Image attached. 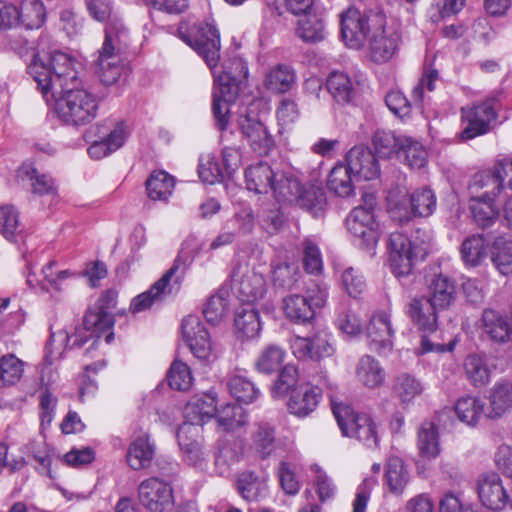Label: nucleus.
<instances>
[{"label":"nucleus","mask_w":512,"mask_h":512,"mask_svg":"<svg viewBox=\"0 0 512 512\" xmlns=\"http://www.w3.org/2000/svg\"><path fill=\"white\" fill-rule=\"evenodd\" d=\"M28 73L46 102L55 100V112L66 124L80 126L96 117L98 102L88 90L78 88L73 59L61 51L34 55Z\"/></svg>","instance_id":"1"},{"label":"nucleus","mask_w":512,"mask_h":512,"mask_svg":"<svg viewBox=\"0 0 512 512\" xmlns=\"http://www.w3.org/2000/svg\"><path fill=\"white\" fill-rule=\"evenodd\" d=\"M130 43V31L117 15L109 19L105 38L95 60L96 73L105 85H112L122 74V54Z\"/></svg>","instance_id":"2"},{"label":"nucleus","mask_w":512,"mask_h":512,"mask_svg":"<svg viewBox=\"0 0 512 512\" xmlns=\"http://www.w3.org/2000/svg\"><path fill=\"white\" fill-rule=\"evenodd\" d=\"M214 76L212 111L217 127L225 130L229 123V105L237 98L240 83L248 76V66L241 58L225 63L223 70L211 69Z\"/></svg>","instance_id":"3"},{"label":"nucleus","mask_w":512,"mask_h":512,"mask_svg":"<svg viewBox=\"0 0 512 512\" xmlns=\"http://www.w3.org/2000/svg\"><path fill=\"white\" fill-rule=\"evenodd\" d=\"M363 200L364 205L355 207L347 216L346 226L355 243L362 250L373 254L381 235L380 224L374 212L377 203L372 194L365 195Z\"/></svg>","instance_id":"4"},{"label":"nucleus","mask_w":512,"mask_h":512,"mask_svg":"<svg viewBox=\"0 0 512 512\" xmlns=\"http://www.w3.org/2000/svg\"><path fill=\"white\" fill-rule=\"evenodd\" d=\"M117 297L118 293L113 289L103 293L99 299L98 308L88 311L84 316L83 326L75 331L73 335L75 340L72 346H82L91 338L93 342L87 353L96 349L97 339L100 338L102 333L110 330L113 326V319L108 311L116 306Z\"/></svg>","instance_id":"5"},{"label":"nucleus","mask_w":512,"mask_h":512,"mask_svg":"<svg viewBox=\"0 0 512 512\" xmlns=\"http://www.w3.org/2000/svg\"><path fill=\"white\" fill-rule=\"evenodd\" d=\"M331 405L338 426L344 436L356 438L368 448L377 447L379 442L377 427L370 415L355 412L350 406L337 403L332 396Z\"/></svg>","instance_id":"6"},{"label":"nucleus","mask_w":512,"mask_h":512,"mask_svg":"<svg viewBox=\"0 0 512 512\" xmlns=\"http://www.w3.org/2000/svg\"><path fill=\"white\" fill-rule=\"evenodd\" d=\"M270 191L279 202L297 204L308 210L322 209L325 197L320 189H305L292 174L276 172Z\"/></svg>","instance_id":"7"},{"label":"nucleus","mask_w":512,"mask_h":512,"mask_svg":"<svg viewBox=\"0 0 512 512\" xmlns=\"http://www.w3.org/2000/svg\"><path fill=\"white\" fill-rule=\"evenodd\" d=\"M389 247L392 272L398 278L408 276L415 263L428 254V242L417 237L407 238L401 232L390 234Z\"/></svg>","instance_id":"8"},{"label":"nucleus","mask_w":512,"mask_h":512,"mask_svg":"<svg viewBox=\"0 0 512 512\" xmlns=\"http://www.w3.org/2000/svg\"><path fill=\"white\" fill-rule=\"evenodd\" d=\"M180 37L204 59L210 69L217 67L220 59V34L213 23L201 22L186 32L180 29Z\"/></svg>","instance_id":"9"},{"label":"nucleus","mask_w":512,"mask_h":512,"mask_svg":"<svg viewBox=\"0 0 512 512\" xmlns=\"http://www.w3.org/2000/svg\"><path fill=\"white\" fill-rule=\"evenodd\" d=\"M498 101L490 97L484 101L461 108V120L464 124L461 140H471L488 133L497 119Z\"/></svg>","instance_id":"10"},{"label":"nucleus","mask_w":512,"mask_h":512,"mask_svg":"<svg viewBox=\"0 0 512 512\" xmlns=\"http://www.w3.org/2000/svg\"><path fill=\"white\" fill-rule=\"evenodd\" d=\"M327 301V292L317 289L312 294L304 296L291 293L282 300V311L291 323L306 325L311 323L316 315V309L322 308Z\"/></svg>","instance_id":"11"},{"label":"nucleus","mask_w":512,"mask_h":512,"mask_svg":"<svg viewBox=\"0 0 512 512\" xmlns=\"http://www.w3.org/2000/svg\"><path fill=\"white\" fill-rule=\"evenodd\" d=\"M184 256L185 252L183 250L174 265L149 290L133 298L130 304V311L132 313L142 312L150 308L154 303L162 300L164 296L175 293L180 289L185 268L182 269L180 275L175 276V274L179 270L180 259Z\"/></svg>","instance_id":"12"},{"label":"nucleus","mask_w":512,"mask_h":512,"mask_svg":"<svg viewBox=\"0 0 512 512\" xmlns=\"http://www.w3.org/2000/svg\"><path fill=\"white\" fill-rule=\"evenodd\" d=\"M177 441L183 460L190 466L203 470L207 467L210 451L204 445L203 428L183 423L177 431Z\"/></svg>","instance_id":"13"},{"label":"nucleus","mask_w":512,"mask_h":512,"mask_svg":"<svg viewBox=\"0 0 512 512\" xmlns=\"http://www.w3.org/2000/svg\"><path fill=\"white\" fill-rule=\"evenodd\" d=\"M182 335L192 354L199 361L210 364L216 360L217 354L210 340L209 333L199 317L189 315L183 319Z\"/></svg>","instance_id":"14"},{"label":"nucleus","mask_w":512,"mask_h":512,"mask_svg":"<svg viewBox=\"0 0 512 512\" xmlns=\"http://www.w3.org/2000/svg\"><path fill=\"white\" fill-rule=\"evenodd\" d=\"M290 347L294 356L300 360L320 361L335 353L333 337L325 330H318L310 336H295Z\"/></svg>","instance_id":"15"},{"label":"nucleus","mask_w":512,"mask_h":512,"mask_svg":"<svg viewBox=\"0 0 512 512\" xmlns=\"http://www.w3.org/2000/svg\"><path fill=\"white\" fill-rule=\"evenodd\" d=\"M138 498L141 505L150 512H169L174 506L172 487L157 477L145 479L140 483Z\"/></svg>","instance_id":"16"},{"label":"nucleus","mask_w":512,"mask_h":512,"mask_svg":"<svg viewBox=\"0 0 512 512\" xmlns=\"http://www.w3.org/2000/svg\"><path fill=\"white\" fill-rule=\"evenodd\" d=\"M242 138L258 155H267L274 145V139L266 125L256 116L246 114L238 120Z\"/></svg>","instance_id":"17"},{"label":"nucleus","mask_w":512,"mask_h":512,"mask_svg":"<svg viewBox=\"0 0 512 512\" xmlns=\"http://www.w3.org/2000/svg\"><path fill=\"white\" fill-rule=\"evenodd\" d=\"M399 41L400 35L396 29L379 26L373 29L368 38L367 56L375 63L387 62L396 53Z\"/></svg>","instance_id":"18"},{"label":"nucleus","mask_w":512,"mask_h":512,"mask_svg":"<svg viewBox=\"0 0 512 512\" xmlns=\"http://www.w3.org/2000/svg\"><path fill=\"white\" fill-rule=\"evenodd\" d=\"M508 490L502 478L496 473L483 475L478 480L479 500L489 510L502 511L507 507Z\"/></svg>","instance_id":"19"},{"label":"nucleus","mask_w":512,"mask_h":512,"mask_svg":"<svg viewBox=\"0 0 512 512\" xmlns=\"http://www.w3.org/2000/svg\"><path fill=\"white\" fill-rule=\"evenodd\" d=\"M370 32L369 18L355 7H349L341 15V33L346 45L359 49Z\"/></svg>","instance_id":"20"},{"label":"nucleus","mask_w":512,"mask_h":512,"mask_svg":"<svg viewBox=\"0 0 512 512\" xmlns=\"http://www.w3.org/2000/svg\"><path fill=\"white\" fill-rule=\"evenodd\" d=\"M369 347L378 354H387L393 347V329L390 314L380 310L373 313L367 326Z\"/></svg>","instance_id":"21"},{"label":"nucleus","mask_w":512,"mask_h":512,"mask_svg":"<svg viewBox=\"0 0 512 512\" xmlns=\"http://www.w3.org/2000/svg\"><path fill=\"white\" fill-rule=\"evenodd\" d=\"M427 297L436 310L448 311L457 299L455 281L446 274H434L428 282Z\"/></svg>","instance_id":"22"},{"label":"nucleus","mask_w":512,"mask_h":512,"mask_svg":"<svg viewBox=\"0 0 512 512\" xmlns=\"http://www.w3.org/2000/svg\"><path fill=\"white\" fill-rule=\"evenodd\" d=\"M345 163L355 178L372 180L379 176L380 167L374 153L365 146L352 147L345 156Z\"/></svg>","instance_id":"23"},{"label":"nucleus","mask_w":512,"mask_h":512,"mask_svg":"<svg viewBox=\"0 0 512 512\" xmlns=\"http://www.w3.org/2000/svg\"><path fill=\"white\" fill-rule=\"evenodd\" d=\"M405 312L419 330L428 333L436 331L441 311L434 308L427 296L412 298L407 303Z\"/></svg>","instance_id":"24"},{"label":"nucleus","mask_w":512,"mask_h":512,"mask_svg":"<svg viewBox=\"0 0 512 512\" xmlns=\"http://www.w3.org/2000/svg\"><path fill=\"white\" fill-rule=\"evenodd\" d=\"M233 290L241 301L253 303L264 296L266 282L263 275L254 270L238 269L233 274Z\"/></svg>","instance_id":"25"},{"label":"nucleus","mask_w":512,"mask_h":512,"mask_svg":"<svg viewBox=\"0 0 512 512\" xmlns=\"http://www.w3.org/2000/svg\"><path fill=\"white\" fill-rule=\"evenodd\" d=\"M216 404V395L213 392L194 395L184 407L185 421L183 423L202 427L203 423L215 416Z\"/></svg>","instance_id":"26"},{"label":"nucleus","mask_w":512,"mask_h":512,"mask_svg":"<svg viewBox=\"0 0 512 512\" xmlns=\"http://www.w3.org/2000/svg\"><path fill=\"white\" fill-rule=\"evenodd\" d=\"M476 184L480 187L491 184L493 195H500L505 187L512 189V156L497 159L490 171L479 175Z\"/></svg>","instance_id":"27"},{"label":"nucleus","mask_w":512,"mask_h":512,"mask_svg":"<svg viewBox=\"0 0 512 512\" xmlns=\"http://www.w3.org/2000/svg\"><path fill=\"white\" fill-rule=\"evenodd\" d=\"M409 482L410 473L403 460L398 456H390L384 470L383 485L385 489L393 496L400 497Z\"/></svg>","instance_id":"28"},{"label":"nucleus","mask_w":512,"mask_h":512,"mask_svg":"<svg viewBox=\"0 0 512 512\" xmlns=\"http://www.w3.org/2000/svg\"><path fill=\"white\" fill-rule=\"evenodd\" d=\"M322 389L310 384L294 389L288 401L290 413L298 417H306L312 413L319 404Z\"/></svg>","instance_id":"29"},{"label":"nucleus","mask_w":512,"mask_h":512,"mask_svg":"<svg viewBox=\"0 0 512 512\" xmlns=\"http://www.w3.org/2000/svg\"><path fill=\"white\" fill-rule=\"evenodd\" d=\"M156 454L155 443L148 434L136 437L129 445L126 460L133 470H143L151 466Z\"/></svg>","instance_id":"30"},{"label":"nucleus","mask_w":512,"mask_h":512,"mask_svg":"<svg viewBox=\"0 0 512 512\" xmlns=\"http://www.w3.org/2000/svg\"><path fill=\"white\" fill-rule=\"evenodd\" d=\"M482 329L496 343L512 342V318L486 309L482 314Z\"/></svg>","instance_id":"31"},{"label":"nucleus","mask_w":512,"mask_h":512,"mask_svg":"<svg viewBox=\"0 0 512 512\" xmlns=\"http://www.w3.org/2000/svg\"><path fill=\"white\" fill-rule=\"evenodd\" d=\"M497 196L492 194V190H486L479 196L471 197L469 208L474 221L479 227H489L498 219L499 209L495 204Z\"/></svg>","instance_id":"32"},{"label":"nucleus","mask_w":512,"mask_h":512,"mask_svg":"<svg viewBox=\"0 0 512 512\" xmlns=\"http://www.w3.org/2000/svg\"><path fill=\"white\" fill-rule=\"evenodd\" d=\"M275 174L267 163L250 165L245 171L246 187L256 194H266L271 189Z\"/></svg>","instance_id":"33"},{"label":"nucleus","mask_w":512,"mask_h":512,"mask_svg":"<svg viewBox=\"0 0 512 512\" xmlns=\"http://www.w3.org/2000/svg\"><path fill=\"white\" fill-rule=\"evenodd\" d=\"M457 418L464 424L476 426L483 416H487L485 402L471 395L460 397L454 405Z\"/></svg>","instance_id":"34"},{"label":"nucleus","mask_w":512,"mask_h":512,"mask_svg":"<svg viewBox=\"0 0 512 512\" xmlns=\"http://www.w3.org/2000/svg\"><path fill=\"white\" fill-rule=\"evenodd\" d=\"M490 407L487 417L498 418L512 408V382L502 380L496 382L489 393Z\"/></svg>","instance_id":"35"},{"label":"nucleus","mask_w":512,"mask_h":512,"mask_svg":"<svg viewBox=\"0 0 512 512\" xmlns=\"http://www.w3.org/2000/svg\"><path fill=\"white\" fill-rule=\"evenodd\" d=\"M355 372L358 381L369 389H376L385 381L384 369L376 359L369 355H364L359 359Z\"/></svg>","instance_id":"36"},{"label":"nucleus","mask_w":512,"mask_h":512,"mask_svg":"<svg viewBox=\"0 0 512 512\" xmlns=\"http://www.w3.org/2000/svg\"><path fill=\"white\" fill-rule=\"evenodd\" d=\"M352 170L346 163H337L330 171L327 178L329 191L340 197H348L354 192Z\"/></svg>","instance_id":"37"},{"label":"nucleus","mask_w":512,"mask_h":512,"mask_svg":"<svg viewBox=\"0 0 512 512\" xmlns=\"http://www.w3.org/2000/svg\"><path fill=\"white\" fill-rule=\"evenodd\" d=\"M424 390V384L416 377L407 373L399 375L395 379L393 387L395 397L404 408L408 407L417 397L421 396Z\"/></svg>","instance_id":"38"},{"label":"nucleus","mask_w":512,"mask_h":512,"mask_svg":"<svg viewBox=\"0 0 512 512\" xmlns=\"http://www.w3.org/2000/svg\"><path fill=\"white\" fill-rule=\"evenodd\" d=\"M464 372L472 386H486L491 380V370L484 356L470 354L464 360Z\"/></svg>","instance_id":"39"},{"label":"nucleus","mask_w":512,"mask_h":512,"mask_svg":"<svg viewBox=\"0 0 512 512\" xmlns=\"http://www.w3.org/2000/svg\"><path fill=\"white\" fill-rule=\"evenodd\" d=\"M491 260L502 275H512V235L495 239L491 248Z\"/></svg>","instance_id":"40"},{"label":"nucleus","mask_w":512,"mask_h":512,"mask_svg":"<svg viewBox=\"0 0 512 512\" xmlns=\"http://www.w3.org/2000/svg\"><path fill=\"white\" fill-rule=\"evenodd\" d=\"M174 186V178L165 171H154L146 180L147 195L154 201H167Z\"/></svg>","instance_id":"41"},{"label":"nucleus","mask_w":512,"mask_h":512,"mask_svg":"<svg viewBox=\"0 0 512 512\" xmlns=\"http://www.w3.org/2000/svg\"><path fill=\"white\" fill-rule=\"evenodd\" d=\"M327 89L335 101L341 104L352 102L356 95L354 84L343 72H333L327 79Z\"/></svg>","instance_id":"42"},{"label":"nucleus","mask_w":512,"mask_h":512,"mask_svg":"<svg viewBox=\"0 0 512 512\" xmlns=\"http://www.w3.org/2000/svg\"><path fill=\"white\" fill-rule=\"evenodd\" d=\"M57 263L50 261L41 270L42 279L39 282L40 289L46 292L62 291L65 288L66 281L77 276L70 270L56 269Z\"/></svg>","instance_id":"43"},{"label":"nucleus","mask_w":512,"mask_h":512,"mask_svg":"<svg viewBox=\"0 0 512 512\" xmlns=\"http://www.w3.org/2000/svg\"><path fill=\"white\" fill-rule=\"evenodd\" d=\"M295 83L293 70L285 65H277L271 68L265 75L264 85L273 93H285Z\"/></svg>","instance_id":"44"},{"label":"nucleus","mask_w":512,"mask_h":512,"mask_svg":"<svg viewBox=\"0 0 512 512\" xmlns=\"http://www.w3.org/2000/svg\"><path fill=\"white\" fill-rule=\"evenodd\" d=\"M237 490L245 500L254 501L266 495L267 483L264 478L245 471L238 477Z\"/></svg>","instance_id":"45"},{"label":"nucleus","mask_w":512,"mask_h":512,"mask_svg":"<svg viewBox=\"0 0 512 512\" xmlns=\"http://www.w3.org/2000/svg\"><path fill=\"white\" fill-rule=\"evenodd\" d=\"M398 157L411 169H421L427 163V151L417 140L405 136Z\"/></svg>","instance_id":"46"},{"label":"nucleus","mask_w":512,"mask_h":512,"mask_svg":"<svg viewBox=\"0 0 512 512\" xmlns=\"http://www.w3.org/2000/svg\"><path fill=\"white\" fill-rule=\"evenodd\" d=\"M417 447L423 458L434 459L439 455V436L437 428L433 423L425 422L421 425L418 432Z\"/></svg>","instance_id":"47"},{"label":"nucleus","mask_w":512,"mask_h":512,"mask_svg":"<svg viewBox=\"0 0 512 512\" xmlns=\"http://www.w3.org/2000/svg\"><path fill=\"white\" fill-rule=\"evenodd\" d=\"M19 24L26 29H38L46 20V10L39 0H25L18 9Z\"/></svg>","instance_id":"48"},{"label":"nucleus","mask_w":512,"mask_h":512,"mask_svg":"<svg viewBox=\"0 0 512 512\" xmlns=\"http://www.w3.org/2000/svg\"><path fill=\"white\" fill-rule=\"evenodd\" d=\"M461 258L467 266H478L487 257V244L482 235H472L461 245Z\"/></svg>","instance_id":"49"},{"label":"nucleus","mask_w":512,"mask_h":512,"mask_svg":"<svg viewBox=\"0 0 512 512\" xmlns=\"http://www.w3.org/2000/svg\"><path fill=\"white\" fill-rule=\"evenodd\" d=\"M234 322L237 333L244 338H253L261 330L258 311L252 306H244L238 310Z\"/></svg>","instance_id":"50"},{"label":"nucleus","mask_w":512,"mask_h":512,"mask_svg":"<svg viewBox=\"0 0 512 512\" xmlns=\"http://www.w3.org/2000/svg\"><path fill=\"white\" fill-rule=\"evenodd\" d=\"M285 359V351L277 345L263 348L255 360L254 366L259 373L272 374L279 370Z\"/></svg>","instance_id":"51"},{"label":"nucleus","mask_w":512,"mask_h":512,"mask_svg":"<svg viewBox=\"0 0 512 512\" xmlns=\"http://www.w3.org/2000/svg\"><path fill=\"white\" fill-rule=\"evenodd\" d=\"M18 177L28 180L35 194H50L55 190L53 179L46 174H40L32 164H23L18 170Z\"/></svg>","instance_id":"52"},{"label":"nucleus","mask_w":512,"mask_h":512,"mask_svg":"<svg viewBox=\"0 0 512 512\" xmlns=\"http://www.w3.org/2000/svg\"><path fill=\"white\" fill-rule=\"evenodd\" d=\"M227 388L232 397L244 404L253 402L259 395L254 383L242 375H231L227 380Z\"/></svg>","instance_id":"53"},{"label":"nucleus","mask_w":512,"mask_h":512,"mask_svg":"<svg viewBox=\"0 0 512 512\" xmlns=\"http://www.w3.org/2000/svg\"><path fill=\"white\" fill-rule=\"evenodd\" d=\"M230 305L227 291H219L210 296L203 308L206 320L211 324L220 323L229 313Z\"/></svg>","instance_id":"54"},{"label":"nucleus","mask_w":512,"mask_h":512,"mask_svg":"<svg viewBox=\"0 0 512 512\" xmlns=\"http://www.w3.org/2000/svg\"><path fill=\"white\" fill-rule=\"evenodd\" d=\"M405 136L396 135L391 131L378 130L373 136V145L381 158H390L399 153Z\"/></svg>","instance_id":"55"},{"label":"nucleus","mask_w":512,"mask_h":512,"mask_svg":"<svg viewBox=\"0 0 512 512\" xmlns=\"http://www.w3.org/2000/svg\"><path fill=\"white\" fill-rule=\"evenodd\" d=\"M216 419L218 426L223 431H234L247 422V416L244 409L238 405H226L220 410L216 409Z\"/></svg>","instance_id":"56"},{"label":"nucleus","mask_w":512,"mask_h":512,"mask_svg":"<svg viewBox=\"0 0 512 512\" xmlns=\"http://www.w3.org/2000/svg\"><path fill=\"white\" fill-rule=\"evenodd\" d=\"M251 447L262 457L269 455L275 442V431L268 423H259L251 435Z\"/></svg>","instance_id":"57"},{"label":"nucleus","mask_w":512,"mask_h":512,"mask_svg":"<svg viewBox=\"0 0 512 512\" xmlns=\"http://www.w3.org/2000/svg\"><path fill=\"white\" fill-rule=\"evenodd\" d=\"M198 174L200 179L208 184L220 182L227 177L225 170L212 153L202 154L199 158Z\"/></svg>","instance_id":"58"},{"label":"nucleus","mask_w":512,"mask_h":512,"mask_svg":"<svg viewBox=\"0 0 512 512\" xmlns=\"http://www.w3.org/2000/svg\"><path fill=\"white\" fill-rule=\"evenodd\" d=\"M409 204L412 206L414 216L427 217L436 208V197L432 190L421 188L411 194Z\"/></svg>","instance_id":"59"},{"label":"nucleus","mask_w":512,"mask_h":512,"mask_svg":"<svg viewBox=\"0 0 512 512\" xmlns=\"http://www.w3.org/2000/svg\"><path fill=\"white\" fill-rule=\"evenodd\" d=\"M21 232L17 210L11 205L0 207V233L9 241H16Z\"/></svg>","instance_id":"60"},{"label":"nucleus","mask_w":512,"mask_h":512,"mask_svg":"<svg viewBox=\"0 0 512 512\" xmlns=\"http://www.w3.org/2000/svg\"><path fill=\"white\" fill-rule=\"evenodd\" d=\"M23 363L14 355L3 356L0 360V387L13 385L20 380Z\"/></svg>","instance_id":"61"},{"label":"nucleus","mask_w":512,"mask_h":512,"mask_svg":"<svg viewBox=\"0 0 512 512\" xmlns=\"http://www.w3.org/2000/svg\"><path fill=\"white\" fill-rule=\"evenodd\" d=\"M26 450L39 463L38 471L51 476L50 466L54 451L44 441H31L26 445Z\"/></svg>","instance_id":"62"},{"label":"nucleus","mask_w":512,"mask_h":512,"mask_svg":"<svg viewBox=\"0 0 512 512\" xmlns=\"http://www.w3.org/2000/svg\"><path fill=\"white\" fill-rule=\"evenodd\" d=\"M168 383L172 389L188 390L193 383V377L187 364L181 361L173 362L168 373Z\"/></svg>","instance_id":"63"},{"label":"nucleus","mask_w":512,"mask_h":512,"mask_svg":"<svg viewBox=\"0 0 512 512\" xmlns=\"http://www.w3.org/2000/svg\"><path fill=\"white\" fill-rule=\"evenodd\" d=\"M297 380V368L293 365L284 366L272 387V396L274 398L283 397L295 386Z\"/></svg>","instance_id":"64"}]
</instances>
